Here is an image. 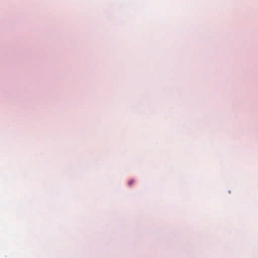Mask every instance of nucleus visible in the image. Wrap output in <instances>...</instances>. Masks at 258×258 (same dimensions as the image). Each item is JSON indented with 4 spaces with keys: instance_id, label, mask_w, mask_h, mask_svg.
I'll use <instances>...</instances> for the list:
<instances>
[{
    "instance_id": "nucleus-1",
    "label": "nucleus",
    "mask_w": 258,
    "mask_h": 258,
    "mask_svg": "<svg viewBox=\"0 0 258 258\" xmlns=\"http://www.w3.org/2000/svg\"><path fill=\"white\" fill-rule=\"evenodd\" d=\"M134 182V180L132 179V180H130L128 182L129 185H131Z\"/></svg>"
}]
</instances>
